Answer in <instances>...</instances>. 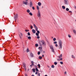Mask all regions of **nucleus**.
<instances>
[{
  "instance_id": "nucleus-1",
  "label": "nucleus",
  "mask_w": 76,
  "mask_h": 76,
  "mask_svg": "<svg viewBox=\"0 0 76 76\" xmlns=\"http://www.w3.org/2000/svg\"><path fill=\"white\" fill-rule=\"evenodd\" d=\"M58 47L59 49L60 50L62 48V41L61 40H59L58 41Z\"/></svg>"
},
{
  "instance_id": "nucleus-2",
  "label": "nucleus",
  "mask_w": 76,
  "mask_h": 76,
  "mask_svg": "<svg viewBox=\"0 0 76 76\" xmlns=\"http://www.w3.org/2000/svg\"><path fill=\"white\" fill-rule=\"evenodd\" d=\"M37 17H38V18H39V19H40V18L41 16V12H40L39 10H38L37 14Z\"/></svg>"
},
{
  "instance_id": "nucleus-3",
  "label": "nucleus",
  "mask_w": 76,
  "mask_h": 76,
  "mask_svg": "<svg viewBox=\"0 0 76 76\" xmlns=\"http://www.w3.org/2000/svg\"><path fill=\"white\" fill-rule=\"evenodd\" d=\"M33 25L34 28L35 29L36 31H37V34H39V33H40V32H39V31L38 30V27H37V26H36V25H35V24H34Z\"/></svg>"
},
{
  "instance_id": "nucleus-4",
  "label": "nucleus",
  "mask_w": 76,
  "mask_h": 76,
  "mask_svg": "<svg viewBox=\"0 0 76 76\" xmlns=\"http://www.w3.org/2000/svg\"><path fill=\"white\" fill-rule=\"evenodd\" d=\"M64 3L65 4L68 5L69 4V1L68 0H64Z\"/></svg>"
},
{
  "instance_id": "nucleus-5",
  "label": "nucleus",
  "mask_w": 76,
  "mask_h": 76,
  "mask_svg": "<svg viewBox=\"0 0 76 76\" xmlns=\"http://www.w3.org/2000/svg\"><path fill=\"white\" fill-rule=\"evenodd\" d=\"M23 67L25 69V71H26V64L25 63H23Z\"/></svg>"
},
{
  "instance_id": "nucleus-6",
  "label": "nucleus",
  "mask_w": 76,
  "mask_h": 76,
  "mask_svg": "<svg viewBox=\"0 0 76 76\" xmlns=\"http://www.w3.org/2000/svg\"><path fill=\"white\" fill-rule=\"evenodd\" d=\"M41 42L42 43V45H46V43H45V41L44 40H42Z\"/></svg>"
},
{
  "instance_id": "nucleus-7",
  "label": "nucleus",
  "mask_w": 76,
  "mask_h": 76,
  "mask_svg": "<svg viewBox=\"0 0 76 76\" xmlns=\"http://www.w3.org/2000/svg\"><path fill=\"white\" fill-rule=\"evenodd\" d=\"M50 48L52 50V52L54 53V48H53V45H51L50 46Z\"/></svg>"
},
{
  "instance_id": "nucleus-8",
  "label": "nucleus",
  "mask_w": 76,
  "mask_h": 76,
  "mask_svg": "<svg viewBox=\"0 0 76 76\" xmlns=\"http://www.w3.org/2000/svg\"><path fill=\"white\" fill-rule=\"evenodd\" d=\"M23 4L25 5H28V2L27 1H23Z\"/></svg>"
},
{
  "instance_id": "nucleus-9",
  "label": "nucleus",
  "mask_w": 76,
  "mask_h": 76,
  "mask_svg": "<svg viewBox=\"0 0 76 76\" xmlns=\"http://www.w3.org/2000/svg\"><path fill=\"white\" fill-rule=\"evenodd\" d=\"M33 6V4L32 3V2L31 1L30 3V7H32Z\"/></svg>"
},
{
  "instance_id": "nucleus-10",
  "label": "nucleus",
  "mask_w": 76,
  "mask_h": 76,
  "mask_svg": "<svg viewBox=\"0 0 76 76\" xmlns=\"http://www.w3.org/2000/svg\"><path fill=\"white\" fill-rule=\"evenodd\" d=\"M30 56L31 57H34V54H33V53H31L30 54Z\"/></svg>"
},
{
  "instance_id": "nucleus-11",
  "label": "nucleus",
  "mask_w": 76,
  "mask_h": 76,
  "mask_svg": "<svg viewBox=\"0 0 76 76\" xmlns=\"http://www.w3.org/2000/svg\"><path fill=\"white\" fill-rule=\"evenodd\" d=\"M32 32L34 34H35V32H36V31L34 29H33L32 30Z\"/></svg>"
},
{
  "instance_id": "nucleus-12",
  "label": "nucleus",
  "mask_w": 76,
  "mask_h": 76,
  "mask_svg": "<svg viewBox=\"0 0 76 76\" xmlns=\"http://www.w3.org/2000/svg\"><path fill=\"white\" fill-rule=\"evenodd\" d=\"M18 14H16L14 16L15 19H16L18 18Z\"/></svg>"
},
{
  "instance_id": "nucleus-13",
  "label": "nucleus",
  "mask_w": 76,
  "mask_h": 76,
  "mask_svg": "<svg viewBox=\"0 0 76 76\" xmlns=\"http://www.w3.org/2000/svg\"><path fill=\"white\" fill-rule=\"evenodd\" d=\"M58 57H59V58H60L61 57H62V54H61L59 56H58Z\"/></svg>"
},
{
  "instance_id": "nucleus-14",
  "label": "nucleus",
  "mask_w": 76,
  "mask_h": 76,
  "mask_svg": "<svg viewBox=\"0 0 76 76\" xmlns=\"http://www.w3.org/2000/svg\"><path fill=\"white\" fill-rule=\"evenodd\" d=\"M38 4L39 6H41V3L40 2H39L38 3Z\"/></svg>"
},
{
  "instance_id": "nucleus-15",
  "label": "nucleus",
  "mask_w": 76,
  "mask_h": 76,
  "mask_svg": "<svg viewBox=\"0 0 76 76\" xmlns=\"http://www.w3.org/2000/svg\"><path fill=\"white\" fill-rule=\"evenodd\" d=\"M62 7L63 9H66V7L64 6H62Z\"/></svg>"
},
{
  "instance_id": "nucleus-16",
  "label": "nucleus",
  "mask_w": 76,
  "mask_h": 76,
  "mask_svg": "<svg viewBox=\"0 0 76 76\" xmlns=\"http://www.w3.org/2000/svg\"><path fill=\"white\" fill-rule=\"evenodd\" d=\"M37 66L39 68H40V67H41V66L39 64L37 65Z\"/></svg>"
},
{
  "instance_id": "nucleus-17",
  "label": "nucleus",
  "mask_w": 76,
  "mask_h": 76,
  "mask_svg": "<svg viewBox=\"0 0 76 76\" xmlns=\"http://www.w3.org/2000/svg\"><path fill=\"white\" fill-rule=\"evenodd\" d=\"M72 57L73 58H75V56H74V55H72Z\"/></svg>"
},
{
  "instance_id": "nucleus-18",
  "label": "nucleus",
  "mask_w": 76,
  "mask_h": 76,
  "mask_svg": "<svg viewBox=\"0 0 76 76\" xmlns=\"http://www.w3.org/2000/svg\"><path fill=\"white\" fill-rule=\"evenodd\" d=\"M73 32L74 33V34H76V30L75 29H74L73 30Z\"/></svg>"
},
{
  "instance_id": "nucleus-19",
  "label": "nucleus",
  "mask_w": 76,
  "mask_h": 76,
  "mask_svg": "<svg viewBox=\"0 0 76 76\" xmlns=\"http://www.w3.org/2000/svg\"><path fill=\"white\" fill-rule=\"evenodd\" d=\"M27 13H29L30 12V10H29V9L27 10Z\"/></svg>"
},
{
  "instance_id": "nucleus-20",
  "label": "nucleus",
  "mask_w": 76,
  "mask_h": 76,
  "mask_svg": "<svg viewBox=\"0 0 76 76\" xmlns=\"http://www.w3.org/2000/svg\"><path fill=\"white\" fill-rule=\"evenodd\" d=\"M28 39H31V36H28Z\"/></svg>"
},
{
  "instance_id": "nucleus-21",
  "label": "nucleus",
  "mask_w": 76,
  "mask_h": 76,
  "mask_svg": "<svg viewBox=\"0 0 76 76\" xmlns=\"http://www.w3.org/2000/svg\"><path fill=\"white\" fill-rule=\"evenodd\" d=\"M31 63H32L31 65H32V66H34V61H31Z\"/></svg>"
},
{
  "instance_id": "nucleus-22",
  "label": "nucleus",
  "mask_w": 76,
  "mask_h": 76,
  "mask_svg": "<svg viewBox=\"0 0 76 76\" xmlns=\"http://www.w3.org/2000/svg\"><path fill=\"white\" fill-rule=\"evenodd\" d=\"M27 34L28 36H30L31 35V34H30V33L29 32Z\"/></svg>"
},
{
  "instance_id": "nucleus-23",
  "label": "nucleus",
  "mask_w": 76,
  "mask_h": 76,
  "mask_svg": "<svg viewBox=\"0 0 76 76\" xmlns=\"http://www.w3.org/2000/svg\"><path fill=\"white\" fill-rule=\"evenodd\" d=\"M26 52H27V53H28V52H29V49H28V48H27L26 50Z\"/></svg>"
},
{
  "instance_id": "nucleus-24",
  "label": "nucleus",
  "mask_w": 76,
  "mask_h": 76,
  "mask_svg": "<svg viewBox=\"0 0 76 76\" xmlns=\"http://www.w3.org/2000/svg\"><path fill=\"white\" fill-rule=\"evenodd\" d=\"M66 11H69V9L68 8H66Z\"/></svg>"
},
{
  "instance_id": "nucleus-25",
  "label": "nucleus",
  "mask_w": 76,
  "mask_h": 76,
  "mask_svg": "<svg viewBox=\"0 0 76 76\" xmlns=\"http://www.w3.org/2000/svg\"><path fill=\"white\" fill-rule=\"evenodd\" d=\"M53 41H56V38H54L53 39Z\"/></svg>"
},
{
  "instance_id": "nucleus-26",
  "label": "nucleus",
  "mask_w": 76,
  "mask_h": 76,
  "mask_svg": "<svg viewBox=\"0 0 76 76\" xmlns=\"http://www.w3.org/2000/svg\"><path fill=\"white\" fill-rule=\"evenodd\" d=\"M36 35L37 36H39V34L37 33H36Z\"/></svg>"
},
{
  "instance_id": "nucleus-27",
  "label": "nucleus",
  "mask_w": 76,
  "mask_h": 76,
  "mask_svg": "<svg viewBox=\"0 0 76 76\" xmlns=\"http://www.w3.org/2000/svg\"><path fill=\"white\" fill-rule=\"evenodd\" d=\"M32 70H33V72H34H34H35V69H32Z\"/></svg>"
},
{
  "instance_id": "nucleus-28",
  "label": "nucleus",
  "mask_w": 76,
  "mask_h": 76,
  "mask_svg": "<svg viewBox=\"0 0 76 76\" xmlns=\"http://www.w3.org/2000/svg\"><path fill=\"white\" fill-rule=\"evenodd\" d=\"M54 64L55 65H57V62H54Z\"/></svg>"
},
{
  "instance_id": "nucleus-29",
  "label": "nucleus",
  "mask_w": 76,
  "mask_h": 76,
  "mask_svg": "<svg viewBox=\"0 0 76 76\" xmlns=\"http://www.w3.org/2000/svg\"><path fill=\"white\" fill-rule=\"evenodd\" d=\"M29 15H30L31 16H32V13L31 12H30L29 13Z\"/></svg>"
},
{
  "instance_id": "nucleus-30",
  "label": "nucleus",
  "mask_w": 76,
  "mask_h": 76,
  "mask_svg": "<svg viewBox=\"0 0 76 76\" xmlns=\"http://www.w3.org/2000/svg\"><path fill=\"white\" fill-rule=\"evenodd\" d=\"M37 10H38L39 9V6H37Z\"/></svg>"
},
{
  "instance_id": "nucleus-31",
  "label": "nucleus",
  "mask_w": 76,
  "mask_h": 76,
  "mask_svg": "<svg viewBox=\"0 0 76 76\" xmlns=\"http://www.w3.org/2000/svg\"><path fill=\"white\" fill-rule=\"evenodd\" d=\"M35 70H36V71H37V72H38V68H36Z\"/></svg>"
},
{
  "instance_id": "nucleus-32",
  "label": "nucleus",
  "mask_w": 76,
  "mask_h": 76,
  "mask_svg": "<svg viewBox=\"0 0 76 76\" xmlns=\"http://www.w3.org/2000/svg\"><path fill=\"white\" fill-rule=\"evenodd\" d=\"M52 68H54V65H53L51 66Z\"/></svg>"
},
{
  "instance_id": "nucleus-33",
  "label": "nucleus",
  "mask_w": 76,
  "mask_h": 76,
  "mask_svg": "<svg viewBox=\"0 0 76 76\" xmlns=\"http://www.w3.org/2000/svg\"><path fill=\"white\" fill-rule=\"evenodd\" d=\"M39 59H42V57L39 56Z\"/></svg>"
},
{
  "instance_id": "nucleus-34",
  "label": "nucleus",
  "mask_w": 76,
  "mask_h": 76,
  "mask_svg": "<svg viewBox=\"0 0 76 76\" xmlns=\"http://www.w3.org/2000/svg\"><path fill=\"white\" fill-rule=\"evenodd\" d=\"M20 34L21 37H22L23 36V34H22V33H20Z\"/></svg>"
},
{
  "instance_id": "nucleus-35",
  "label": "nucleus",
  "mask_w": 76,
  "mask_h": 76,
  "mask_svg": "<svg viewBox=\"0 0 76 76\" xmlns=\"http://www.w3.org/2000/svg\"><path fill=\"white\" fill-rule=\"evenodd\" d=\"M57 42L56 41H55L54 42H53V44H57Z\"/></svg>"
},
{
  "instance_id": "nucleus-36",
  "label": "nucleus",
  "mask_w": 76,
  "mask_h": 76,
  "mask_svg": "<svg viewBox=\"0 0 76 76\" xmlns=\"http://www.w3.org/2000/svg\"><path fill=\"white\" fill-rule=\"evenodd\" d=\"M60 64H63V62L62 61H61L60 62Z\"/></svg>"
},
{
  "instance_id": "nucleus-37",
  "label": "nucleus",
  "mask_w": 76,
  "mask_h": 76,
  "mask_svg": "<svg viewBox=\"0 0 76 76\" xmlns=\"http://www.w3.org/2000/svg\"><path fill=\"white\" fill-rule=\"evenodd\" d=\"M37 54L38 55H39V54H40V52L39 51L38 52Z\"/></svg>"
},
{
  "instance_id": "nucleus-38",
  "label": "nucleus",
  "mask_w": 76,
  "mask_h": 76,
  "mask_svg": "<svg viewBox=\"0 0 76 76\" xmlns=\"http://www.w3.org/2000/svg\"><path fill=\"white\" fill-rule=\"evenodd\" d=\"M68 36L69 38H71V36L70 35V34H68Z\"/></svg>"
},
{
  "instance_id": "nucleus-39",
  "label": "nucleus",
  "mask_w": 76,
  "mask_h": 76,
  "mask_svg": "<svg viewBox=\"0 0 76 76\" xmlns=\"http://www.w3.org/2000/svg\"><path fill=\"white\" fill-rule=\"evenodd\" d=\"M36 47H38V45L37 44H35Z\"/></svg>"
},
{
  "instance_id": "nucleus-40",
  "label": "nucleus",
  "mask_w": 76,
  "mask_h": 76,
  "mask_svg": "<svg viewBox=\"0 0 76 76\" xmlns=\"http://www.w3.org/2000/svg\"><path fill=\"white\" fill-rule=\"evenodd\" d=\"M31 29H33V26H31Z\"/></svg>"
},
{
  "instance_id": "nucleus-41",
  "label": "nucleus",
  "mask_w": 76,
  "mask_h": 76,
  "mask_svg": "<svg viewBox=\"0 0 76 76\" xmlns=\"http://www.w3.org/2000/svg\"><path fill=\"white\" fill-rule=\"evenodd\" d=\"M39 38H40L39 36H37V39H39Z\"/></svg>"
},
{
  "instance_id": "nucleus-42",
  "label": "nucleus",
  "mask_w": 76,
  "mask_h": 76,
  "mask_svg": "<svg viewBox=\"0 0 76 76\" xmlns=\"http://www.w3.org/2000/svg\"><path fill=\"white\" fill-rule=\"evenodd\" d=\"M59 60H60H60H63V58H59Z\"/></svg>"
},
{
  "instance_id": "nucleus-43",
  "label": "nucleus",
  "mask_w": 76,
  "mask_h": 76,
  "mask_svg": "<svg viewBox=\"0 0 76 76\" xmlns=\"http://www.w3.org/2000/svg\"><path fill=\"white\" fill-rule=\"evenodd\" d=\"M55 46L56 47H58V45H57V44H56L55 45Z\"/></svg>"
},
{
  "instance_id": "nucleus-44",
  "label": "nucleus",
  "mask_w": 76,
  "mask_h": 76,
  "mask_svg": "<svg viewBox=\"0 0 76 76\" xmlns=\"http://www.w3.org/2000/svg\"><path fill=\"white\" fill-rule=\"evenodd\" d=\"M32 9L33 10H35V8H34V7H32Z\"/></svg>"
},
{
  "instance_id": "nucleus-45",
  "label": "nucleus",
  "mask_w": 76,
  "mask_h": 76,
  "mask_svg": "<svg viewBox=\"0 0 76 76\" xmlns=\"http://www.w3.org/2000/svg\"><path fill=\"white\" fill-rule=\"evenodd\" d=\"M64 74L65 75H66V74H67V72L66 71L65 72Z\"/></svg>"
},
{
  "instance_id": "nucleus-46",
  "label": "nucleus",
  "mask_w": 76,
  "mask_h": 76,
  "mask_svg": "<svg viewBox=\"0 0 76 76\" xmlns=\"http://www.w3.org/2000/svg\"><path fill=\"white\" fill-rule=\"evenodd\" d=\"M19 36H20V38L21 39H22V37H21V36H20V35H19Z\"/></svg>"
},
{
  "instance_id": "nucleus-47",
  "label": "nucleus",
  "mask_w": 76,
  "mask_h": 76,
  "mask_svg": "<svg viewBox=\"0 0 76 76\" xmlns=\"http://www.w3.org/2000/svg\"><path fill=\"white\" fill-rule=\"evenodd\" d=\"M19 36H20V38L21 39H22V37H21V36H20V35H19Z\"/></svg>"
},
{
  "instance_id": "nucleus-48",
  "label": "nucleus",
  "mask_w": 76,
  "mask_h": 76,
  "mask_svg": "<svg viewBox=\"0 0 76 76\" xmlns=\"http://www.w3.org/2000/svg\"><path fill=\"white\" fill-rule=\"evenodd\" d=\"M35 74L36 75H37V74H38V72H36Z\"/></svg>"
},
{
  "instance_id": "nucleus-49",
  "label": "nucleus",
  "mask_w": 76,
  "mask_h": 76,
  "mask_svg": "<svg viewBox=\"0 0 76 76\" xmlns=\"http://www.w3.org/2000/svg\"><path fill=\"white\" fill-rule=\"evenodd\" d=\"M38 75L39 76H40V73H38Z\"/></svg>"
},
{
  "instance_id": "nucleus-50",
  "label": "nucleus",
  "mask_w": 76,
  "mask_h": 76,
  "mask_svg": "<svg viewBox=\"0 0 76 76\" xmlns=\"http://www.w3.org/2000/svg\"><path fill=\"white\" fill-rule=\"evenodd\" d=\"M69 13H72V12L71 11H69Z\"/></svg>"
},
{
  "instance_id": "nucleus-51",
  "label": "nucleus",
  "mask_w": 76,
  "mask_h": 76,
  "mask_svg": "<svg viewBox=\"0 0 76 76\" xmlns=\"http://www.w3.org/2000/svg\"><path fill=\"white\" fill-rule=\"evenodd\" d=\"M47 42L48 43V44H49V42L47 40Z\"/></svg>"
},
{
  "instance_id": "nucleus-52",
  "label": "nucleus",
  "mask_w": 76,
  "mask_h": 76,
  "mask_svg": "<svg viewBox=\"0 0 76 76\" xmlns=\"http://www.w3.org/2000/svg\"><path fill=\"white\" fill-rule=\"evenodd\" d=\"M40 50L41 51H42V48H41L40 49Z\"/></svg>"
},
{
  "instance_id": "nucleus-53",
  "label": "nucleus",
  "mask_w": 76,
  "mask_h": 76,
  "mask_svg": "<svg viewBox=\"0 0 76 76\" xmlns=\"http://www.w3.org/2000/svg\"><path fill=\"white\" fill-rule=\"evenodd\" d=\"M25 76H28V75L27 74H25Z\"/></svg>"
},
{
  "instance_id": "nucleus-54",
  "label": "nucleus",
  "mask_w": 76,
  "mask_h": 76,
  "mask_svg": "<svg viewBox=\"0 0 76 76\" xmlns=\"http://www.w3.org/2000/svg\"><path fill=\"white\" fill-rule=\"evenodd\" d=\"M25 31L26 32H28V30L26 29L25 30Z\"/></svg>"
},
{
  "instance_id": "nucleus-55",
  "label": "nucleus",
  "mask_w": 76,
  "mask_h": 76,
  "mask_svg": "<svg viewBox=\"0 0 76 76\" xmlns=\"http://www.w3.org/2000/svg\"><path fill=\"white\" fill-rule=\"evenodd\" d=\"M44 55H42V57H44Z\"/></svg>"
},
{
  "instance_id": "nucleus-56",
  "label": "nucleus",
  "mask_w": 76,
  "mask_h": 76,
  "mask_svg": "<svg viewBox=\"0 0 76 76\" xmlns=\"http://www.w3.org/2000/svg\"><path fill=\"white\" fill-rule=\"evenodd\" d=\"M32 66H33V65H32V64H31V65H30V67H31Z\"/></svg>"
},
{
  "instance_id": "nucleus-57",
  "label": "nucleus",
  "mask_w": 76,
  "mask_h": 76,
  "mask_svg": "<svg viewBox=\"0 0 76 76\" xmlns=\"http://www.w3.org/2000/svg\"><path fill=\"white\" fill-rule=\"evenodd\" d=\"M57 60L58 61H60V59H57Z\"/></svg>"
},
{
  "instance_id": "nucleus-58",
  "label": "nucleus",
  "mask_w": 76,
  "mask_h": 76,
  "mask_svg": "<svg viewBox=\"0 0 76 76\" xmlns=\"http://www.w3.org/2000/svg\"><path fill=\"white\" fill-rule=\"evenodd\" d=\"M31 76H34V75H32Z\"/></svg>"
},
{
  "instance_id": "nucleus-59",
  "label": "nucleus",
  "mask_w": 76,
  "mask_h": 76,
  "mask_svg": "<svg viewBox=\"0 0 76 76\" xmlns=\"http://www.w3.org/2000/svg\"><path fill=\"white\" fill-rule=\"evenodd\" d=\"M39 48H41V47H39L38 48V49H39Z\"/></svg>"
},
{
  "instance_id": "nucleus-60",
  "label": "nucleus",
  "mask_w": 76,
  "mask_h": 76,
  "mask_svg": "<svg viewBox=\"0 0 76 76\" xmlns=\"http://www.w3.org/2000/svg\"><path fill=\"white\" fill-rule=\"evenodd\" d=\"M45 76H47V75H45Z\"/></svg>"
},
{
  "instance_id": "nucleus-61",
  "label": "nucleus",
  "mask_w": 76,
  "mask_h": 76,
  "mask_svg": "<svg viewBox=\"0 0 76 76\" xmlns=\"http://www.w3.org/2000/svg\"><path fill=\"white\" fill-rule=\"evenodd\" d=\"M43 53H45V51H44L43 52Z\"/></svg>"
},
{
  "instance_id": "nucleus-62",
  "label": "nucleus",
  "mask_w": 76,
  "mask_h": 76,
  "mask_svg": "<svg viewBox=\"0 0 76 76\" xmlns=\"http://www.w3.org/2000/svg\"><path fill=\"white\" fill-rule=\"evenodd\" d=\"M75 9H76V6H75Z\"/></svg>"
},
{
  "instance_id": "nucleus-63",
  "label": "nucleus",
  "mask_w": 76,
  "mask_h": 76,
  "mask_svg": "<svg viewBox=\"0 0 76 76\" xmlns=\"http://www.w3.org/2000/svg\"><path fill=\"white\" fill-rule=\"evenodd\" d=\"M52 38H53V37H52Z\"/></svg>"
},
{
  "instance_id": "nucleus-64",
  "label": "nucleus",
  "mask_w": 76,
  "mask_h": 76,
  "mask_svg": "<svg viewBox=\"0 0 76 76\" xmlns=\"http://www.w3.org/2000/svg\"><path fill=\"white\" fill-rule=\"evenodd\" d=\"M26 0V1H28V0Z\"/></svg>"
}]
</instances>
